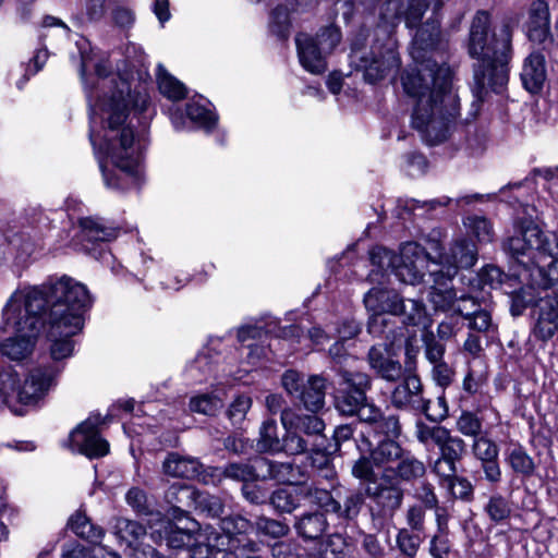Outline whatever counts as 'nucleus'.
I'll use <instances>...</instances> for the list:
<instances>
[{"mask_svg":"<svg viewBox=\"0 0 558 558\" xmlns=\"http://www.w3.org/2000/svg\"><path fill=\"white\" fill-rule=\"evenodd\" d=\"M281 453L287 456H301L314 451V444L294 427H283Z\"/></svg>","mask_w":558,"mask_h":558,"instance_id":"72a5a7b5","label":"nucleus"},{"mask_svg":"<svg viewBox=\"0 0 558 558\" xmlns=\"http://www.w3.org/2000/svg\"><path fill=\"white\" fill-rule=\"evenodd\" d=\"M423 343L425 349V356L430 364L444 361L446 345L437 340L433 331H426L423 335Z\"/></svg>","mask_w":558,"mask_h":558,"instance_id":"052dcab7","label":"nucleus"},{"mask_svg":"<svg viewBox=\"0 0 558 558\" xmlns=\"http://www.w3.org/2000/svg\"><path fill=\"white\" fill-rule=\"evenodd\" d=\"M314 39H316V43L320 47L322 51H325V53L328 56L340 44L341 32L337 26H325L319 31V33H317Z\"/></svg>","mask_w":558,"mask_h":558,"instance_id":"13d9d810","label":"nucleus"},{"mask_svg":"<svg viewBox=\"0 0 558 558\" xmlns=\"http://www.w3.org/2000/svg\"><path fill=\"white\" fill-rule=\"evenodd\" d=\"M492 521L500 523L511 514L510 502L500 494L493 495L484 508Z\"/></svg>","mask_w":558,"mask_h":558,"instance_id":"de8ad7c7","label":"nucleus"},{"mask_svg":"<svg viewBox=\"0 0 558 558\" xmlns=\"http://www.w3.org/2000/svg\"><path fill=\"white\" fill-rule=\"evenodd\" d=\"M404 452L405 449L392 439L381 440L371 450L372 459L376 468L384 469L386 472L391 471V468L399 462Z\"/></svg>","mask_w":558,"mask_h":558,"instance_id":"a878e982","label":"nucleus"},{"mask_svg":"<svg viewBox=\"0 0 558 558\" xmlns=\"http://www.w3.org/2000/svg\"><path fill=\"white\" fill-rule=\"evenodd\" d=\"M363 40L364 38H356L352 43L350 62L364 73L365 81L373 84L399 70L401 61L391 45L373 46L366 51L363 49Z\"/></svg>","mask_w":558,"mask_h":558,"instance_id":"0eeeda50","label":"nucleus"},{"mask_svg":"<svg viewBox=\"0 0 558 558\" xmlns=\"http://www.w3.org/2000/svg\"><path fill=\"white\" fill-rule=\"evenodd\" d=\"M535 315H538L545 319L558 325V295H546L542 298L535 308Z\"/></svg>","mask_w":558,"mask_h":558,"instance_id":"774afa93","label":"nucleus"},{"mask_svg":"<svg viewBox=\"0 0 558 558\" xmlns=\"http://www.w3.org/2000/svg\"><path fill=\"white\" fill-rule=\"evenodd\" d=\"M511 469L523 476H532L535 471V463L533 459L522 448L512 449L507 458Z\"/></svg>","mask_w":558,"mask_h":558,"instance_id":"37998d69","label":"nucleus"},{"mask_svg":"<svg viewBox=\"0 0 558 558\" xmlns=\"http://www.w3.org/2000/svg\"><path fill=\"white\" fill-rule=\"evenodd\" d=\"M194 487L181 483L172 484L165 493L166 501L174 510H181L182 507H191L195 496Z\"/></svg>","mask_w":558,"mask_h":558,"instance_id":"a19ab883","label":"nucleus"},{"mask_svg":"<svg viewBox=\"0 0 558 558\" xmlns=\"http://www.w3.org/2000/svg\"><path fill=\"white\" fill-rule=\"evenodd\" d=\"M146 533L144 526L135 521L119 519L116 523V534L126 544L138 539Z\"/></svg>","mask_w":558,"mask_h":558,"instance_id":"5fc2aeb1","label":"nucleus"},{"mask_svg":"<svg viewBox=\"0 0 558 558\" xmlns=\"http://www.w3.org/2000/svg\"><path fill=\"white\" fill-rule=\"evenodd\" d=\"M186 114L191 121L206 130H210L216 124L215 114L197 102L186 104Z\"/></svg>","mask_w":558,"mask_h":558,"instance_id":"6e6d98bb","label":"nucleus"},{"mask_svg":"<svg viewBox=\"0 0 558 558\" xmlns=\"http://www.w3.org/2000/svg\"><path fill=\"white\" fill-rule=\"evenodd\" d=\"M257 533L272 538H280L288 535L290 527L283 521L258 517L254 523Z\"/></svg>","mask_w":558,"mask_h":558,"instance_id":"09e8293b","label":"nucleus"},{"mask_svg":"<svg viewBox=\"0 0 558 558\" xmlns=\"http://www.w3.org/2000/svg\"><path fill=\"white\" fill-rule=\"evenodd\" d=\"M447 428L445 426H430L424 423L423 421H417L415 423L414 435L417 441L424 446H427L430 442L438 446Z\"/></svg>","mask_w":558,"mask_h":558,"instance_id":"8fccbe9b","label":"nucleus"},{"mask_svg":"<svg viewBox=\"0 0 558 558\" xmlns=\"http://www.w3.org/2000/svg\"><path fill=\"white\" fill-rule=\"evenodd\" d=\"M192 506L208 518H220L225 511L222 499L205 492L195 490Z\"/></svg>","mask_w":558,"mask_h":558,"instance_id":"e433bc0d","label":"nucleus"},{"mask_svg":"<svg viewBox=\"0 0 558 558\" xmlns=\"http://www.w3.org/2000/svg\"><path fill=\"white\" fill-rule=\"evenodd\" d=\"M366 497L365 489L350 490L341 501L333 500L331 512L341 520L352 522L359 517Z\"/></svg>","mask_w":558,"mask_h":558,"instance_id":"393cba45","label":"nucleus"},{"mask_svg":"<svg viewBox=\"0 0 558 558\" xmlns=\"http://www.w3.org/2000/svg\"><path fill=\"white\" fill-rule=\"evenodd\" d=\"M437 447L439 448L441 457L457 462L460 461L466 452L465 441L461 437L452 435L448 428Z\"/></svg>","mask_w":558,"mask_h":558,"instance_id":"79ce46f5","label":"nucleus"},{"mask_svg":"<svg viewBox=\"0 0 558 558\" xmlns=\"http://www.w3.org/2000/svg\"><path fill=\"white\" fill-rule=\"evenodd\" d=\"M414 497L423 505L425 509H434L436 511L437 521L440 524V514L438 513V498L435 494L434 486L430 483H422L414 493Z\"/></svg>","mask_w":558,"mask_h":558,"instance_id":"69168bd1","label":"nucleus"},{"mask_svg":"<svg viewBox=\"0 0 558 558\" xmlns=\"http://www.w3.org/2000/svg\"><path fill=\"white\" fill-rule=\"evenodd\" d=\"M373 430L387 439L395 440L401 435L400 418L396 414L385 415L381 413V417L378 420Z\"/></svg>","mask_w":558,"mask_h":558,"instance_id":"4d7b16f0","label":"nucleus"},{"mask_svg":"<svg viewBox=\"0 0 558 558\" xmlns=\"http://www.w3.org/2000/svg\"><path fill=\"white\" fill-rule=\"evenodd\" d=\"M429 253L415 242L403 244L393 268L396 277L404 283H420L429 267Z\"/></svg>","mask_w":558,"mask_h":558,"instance_id":"9d476101","label":"nucleus"},{"mask_svg":"<svg viewBox=\"0 0 558 558\" xmlns=\"http://www.w3.org/2000/svg\"><path fill=\"white\" fill-rule=\"evenodd\" d=\"M282 437L279 436L278 425L274 418L263 422L259 428V436L256 441V449L264 453H281Z\"/></svg>","mask_w":558,"mask_h":558,"instance_id":"7c9ffc66","label":"nucleus"},{"mask_svg":"<svg viewBox=\"0 0 558 558\" xmlns=\"http://www.w3.org/2000/svg\"><path fill=\"white\" fill-rule=\"evenodd\" d=\"M268 501L276 512L290 514L301 506L299 486L277 488L269 495Z\"/></svg>","mask_w":558,"mask_h":558,"instance_id":"473e14b6","label":"nucleus"},{"mask_svg":"<svg viewBox=\"0 0 558 558\" xmlns=\"http://www.w3.org/2000/svg\"><path fill=\"white\" fill-rule=\"evenodd\" d=\"M262 481L275 480L279 483L300 486L305 480V472L293 462H280L259 457Z\"/></svg>","mask_w":558,"mask_h":558,"instance_id":"dca6fc26","label":"nucleus"},{"mask_svg":"<svg viewBox=\"0 0 558 558\" xmlns=\"http://www.w3.org/2000/svg\"><path fill=\"white\" fill-rule=\"evenodd\" d=\"M381 480L380 483L365 486V495L375 505L369 509V514L377 531L383 530L386 522L393 518L404 498V490L390 475L384 473Z\"/></svg>","mask_w":558,"mask_h":558,"instance_id":"6e6552de","label":"nucleus"},{"mask_svg":"<svg viewBox=\"0 0 558 558\" xmlns=\"http://www.w3.org/2000/svg\"><path fill=\"white\" fill-rule=\"evenodd\" d=\"M447 263L459 268H471L477 259V250L472 241L462 239L456 241L450 254L445 258Z\"/></svg>","mask_w":558,"mask_h":558,"instance_id":"c756f323","label":"nucleus"},{"mask_svg":"<svg viewBox=\"0 0 558 558\" xmlns=\"http://www.w3.org/2000/svg\"><path fill=\"white\" fill-rule=\"evenodd\" d=\"M400 298L401 294L395 290L375 287L364 295L363 301L366 310L372 314L392 315Z\"/></svg>","mask_w":558,"mask_h":558,"instance_id":"4be33fe9","label":"nucleus"},{"mask_svg":"<svg viewBox=\"0 0 558 558\" xmlns=\"http://www.w3.org/2000/svg\"><path fill=\"white\" fill-rule=\"evenodd\" d=\"M424 539L425 535L411 530L399 529L396 534V546L405 558H415Z\"/></svg>","mask_w":558,"mask_h":558,"instance_id":"4c0bfd02","label":"nucleus"},{"mask_svg":"<svg viewBox=\"0 0 558 558\" xmlns=\"http://www.w3.org/2000/svg\"><path fill=\"white\" fill-rule=\"evenodd\" d=\"M396 480L405 483H413L426 474L425 463L416 458L411 451L405 450L399 462L391 468Z\"/></svg>","mask_w":558,"mask_h":558,"instance_id":"bb28decb","label":"nucleus"},{"mask_svg":"<svg viewBox=\"0 0 558 558\" xmlns=\"http://www.w3.org/2000/svg\"><path fill=\"white\" fill-rule=\"evenodd\" d=\"M520 76L526 90L538 93L547 77L545 57L539 52L530 53L523 62Z\"/></svg>","mask_w":558,"mask_h":558,"instance_id":"a211bd4d","label":"nucleus"},{"mask_svg":"<svg viewBox=\"0 0 558 558\" xmlns=\"http://www.w3.org/2000/svg\"><path fill=\"white\" fill-rule=\"evenodd\" d=\"M262 466L259 458L252 462H235L227 464L221 471V475L236 482H252L262 480Z\"/></svg>","mask_w":558,"mask_h":558,"instance_id":"2f4dec72","label":"nucleus"},{"mask_svg":"<svg viewBox=\"0 0 558 558\" xmlns=\"http://www.w3.org/2000/svg\"><path fill=\"white\" fill-rule=\"evenodd\" d=\"M92 302L86 286L69 276L14 292L3 307L0 326V332L14 336L0 344L1 353L23 361L32 354L41 332L52 338L78 333Z\"/></svg>","mask_w":558,"mask_h":558,"instance_id":"f257e3e1","label":"nucleus"},{"mask_svg":"<svg viewBox=\"0 0 558 558\" xmlns=\"http://www.w3.org/2000/svg\"><path fill=\"white\" fill-rule=\"evenodd\" d=\"M432 248L439 252L440 260H435L429 257V267L426 269L428 271L429 277L433 279V286L435 288H449L448 283L454 278L457 275V266H452L446 262L444 264L442 256L440 251L442 250L439 242L434 241L430 243Z\"/></svg>","mask_w":558,"mask_h":558,"instance_id":"c85d7f7f","label":"nucleus"},{"mask_svg":"<svg viewBox=\"0 0 558 558\" xmlns=\"http://www.w3.org/2000/svg\"><path fill=\"white\" fill-rule=\"evenodd\" d=\"M8 240L12 253H15L16 259H26L33 254L35 250V244L33 240L28 234L24 232L13 233L11 236H8Z\"/></svg>","mask_w":558,"mask_h":558,"instance_id":"864d4df0","label":"nucleus"},{"mask_svg":"<svg viewBox=\"0 0 558 558\" xmlns=\"http://www.w3.org/2000/svg\"><path fill=\"white\" fill-rule=\"evenodd\" d=\"M99 418L89 417L70 434V445L73 450L93 459L104 457L109 451V444L101 438L97 429Z\"/></svg>","mask_w":558,"mask_h":558,"instance_id":"f8f14e48","label":"nucleus"},{"mask_svg":"<svg viewBox=\"0 0 558 558\" xmlns=\"http://www.w3.org/2000/svg\"><path fill=\"white\" fill-rule=\"evenodd\" d=\"M68 526L80 537L89 542L98 541L104 532L100 527L95 526L89 519L82 512L74 513L68 522Z\"/></svg>","mask_w":558,"mask_h":558,"instance_id":"ea45409f","label":"nucleus"},{"mask_svg":"<svg viewBox=\"0 0 558 558\" xmlns=\"http://www.w3.org/2000/svg\"><path fill=\"white\" fill-rule=\"evenodd\" d=\"M465 226L480 242H490L494 236L490 222L484 217H470Z\"/></svg>","mask_w":558,"mask_h":558,"instance_id":"338daca9","label":"nucleus"},{"mask_svg":"<svg viewBox=\"0 0 558 558\" xmlns=\"http://www.w3.org/2000/svg\"><path fill=\"white\" fill-rule=\"evenodd\" d=\"M440 46L439 21L430 17L412 41L411 54L418 66L401 76L404 93L415 100L411 125L428 145L447 141L460 119V98L452 85V71L429 57Z\"/></svg>","mask_w":558,"mask_h":558,"instance_id":"f03ea898","label":"nucleus"},{"mask_svg":"<svg viewBox=\"0 0 558 558\" xmlns=\"http://www.w3.org/2000/svg\"><path fill=\"white\" fill-rule=\"evenodd\" d=\"M407 526L404 530H411L417 532L421 535H425V508L420 505H412L408 507L404 513Z\"/></svg>","mask_w":558,"mask_h":558,"instance_id":"680f3d73","label":"nucleus"},{"mask_svg":"<svg viewBox=\"0 0 558 558\" xmlns=\"http://www.w3.org/2000/svg\"><path fill=\"white\" fill-rule=\"evenodd\" d=\"M289 10L284 5L276 7L271 12L270 27L278 37L286 39L289 34Z\"/></svg>","mask_w":558,"mask_h":558,"instance_id":"0e129e2a","label":"nucleus"},{"mask_svg":"<svg viewBox=\"0 0 558 558\" xmlns=\"http://www.w3.org/2000/svg\"><path fill=\"white\" fill-rule=\"evenodd\" d=\"M326 396V379L318 375L310 376L298 399L313 413L323 409Z\"/></svg>","mask_w":558,"mask_h":558,"instance_id":"b1692460","label":"nucleus"},{"mask_svg":"<svg viewBox=\"0 0 558 558\" xmlns=\"http://www.w3.org/2000/svg\"><path fill=\"white\" fill-rule=\"evenodd\" d=\"M299 495L301 500H306L312 506H316L325 509L327 512H331L335 498L328 489L319 487L316 483H301L299 486Z\"/></svg>","mask_w":558,"mask_h":558,"instance_id":"f704fd0d","label":"nucleus"},{"mask_svg":"<svg viewBox=\"0 0 558 558\" xmlns=\"http://www.w3.org/2000/svg\"><path fill=\"white\" fill-rule=\"evenodd\" d=\"M274 558H313L306 550L293 542H277L271 546Z\"/></svg>","mask_w":558,"mask_h":558,"instance_id":"e2e57ef3","label":"nucleus"},{"mask_svg":"<svg viewBox=\"0 0 558 558\" xmlns=\"http://www.w3.org/2000/svg\"><path fill=\"white\" fill-rule=\"evenodd\" d=\"M157 82L160 93L169 99L181 100L186 95L184 84L168 73L161 64L158 65Z\"/></svg>","mask_w":558,"mask_h":558,"instance_id":"c9c22d12","label":"nucleus"},{"mask_svg":"<svg viewBox=\"0 0 558 558\" xmlns=\"http://www.w3.org/2000/svg\"><path fill=\"white\" fill-rule=\"evenodd\" d=\"M392 315L401 317L402 323L407 326H423L426 328L429 325L426 306L421 300L401 295Z\"/></svg>","mask_w":558,"mask_h":558,"instance_id":"5701e85b","label":"nucleus"},{"mask_svg":"<svg viewBox=\"0 0 558 558\" xmlns=\"http://www.w3.org/2000/svg\"><path fill=\"white\" fill-rule=\"evenodd\" d=\"M293 526L296 534L302 538L315 541L325 534L329 524L326 514L315 510L296 517Z\"/></svg>","mask_w":558,"mask_h":558,"instance_id":"412c9836","label":"nucleus"},{"mask_svg":"<svg viewBox=\"0 0 558 558\" xmlns=\"http://www.w3.org/2000/svg\"><path fill=\"white\" fill-rule=\"evenodd\" d=\"M490 16L478 11L473 17L469 34L468 51L476 59L474 80L478 88L498 90L508 82V63L512 56V26L504 21L489 38Z\"/></svg>","mask_w":558,"mask_h":558,"instance_id":"20e7f679","label":"nucleus"},{"mask_svg":"<svg viewBox=\"0 0 558 558\" xmlns=\"http://www.w3.org/2000/svg\"><path fill=\"white\" fill-rule=\"evenodd\" d=\"M252 407V399L247 396L236 397L229 409L227 410V416L233 426H240Z\"/></svg>","mask_w":558,"mask_h":558,"instance_id":"bf43d9fd","label":"nucleus"},{"mask_svg":"<svg viewBox=\"0 0 558 558\" xmlns=\"http://www.w3.org/2000/svg\"><path fill=\"white\" fill-rule=\"evenodd\" d=\"M472 452L474 457L481 462L497 459L499 453V448L495 441L486 436H478L473 439L472 444Z\"/></svg>","mask_w":558,"mask_h":558,"instance_id":"603ef678","label":"nucleus"},{"mask_svg":"<svg viewBox=\"0 0 558 558\" xmlns=\"http://www.w3.org/2000/svg\"><path fill=\"white\" fill-rule=\"evenodd\" d=\"M504 250L530 272L533 287L550 289L558 283V233L545 234L532 220L521 221Z\"/></svg>","mask_w":558,"mask_h":558,"instance_id":"39448f33","label":"nucleus"},{"mask_svg":"<svg viewBox=\"0 0 558 558\" xmlns=\"http://www.w3.org/2000/svg\"><path fill=\"white\" fill-rule=\"evenodd\" d=\"M189 408L193 413L215 416L223 408V401L217 395L201 393L190 399Z\"/></svg>","mask_w":558,"mask_h":558,"instance_id":"58836bf2","label":"nucleus"},{"mask_svg":"<svg viewBox=\"0 0 558 558\" xmlns=\"http://www.w3.org/2000/svg\"><path fill=\"white\" fill-rule=\"evenodd\" d=\"M78 223L83 238L89 242L111 241L119 234L118 228L105 225L100 218L85 217Z\"/></svg>","mask_w":558,"mask_h":558,"instance_id":"cd10ccee","label":"nucleus"},{"mask_svg":"<svg viewBox=\"0 0 558 558\" xmlns=\"http://www.w3.org/2000/svg\"><path fill=\"white\" fill-rule=\"evenodd\" d=\"M100 80L98 86L109 87L111 95L98 100L97 107L102 123V142L99 147L110 158L111 162L128 177H134L137 169L135 155L133 119L147 110L148 94L145 90H131L130 83L119 75L106 81L111 72L107 61L95 65Z\"/></svg>","mask_w":558,"mask_h":558,"instance_id":"7ed1b4c3","label":"nucleus"},{"mask_svg":"<svg viewBox=\"0 0 558 558\" xmlns=\"http://www.w3.org/2000/svg\"><path fill=\"white\" fill-rule=\"evenodd\" d=\"M341 384L345 385L335 397L336 409L344 415H354L366 401V392L372 387V379L366 373L339 369Z\"/></svg>","mask_w":558,"mask_h":558,"instance_id":"1a4fd4ad","label":"nucleus"},{"mask_svg":"<svg viewBox=\"0 0 558 558\" xmlns=\"http://www.w3.org/2000/svg\"><path fill=\"white\" fill-rule=\"evenodd\" d=\"M429 292V302L436 311L452 312L458 301L457 294L451 288L432 287Z\"/></svg>","mask_w":558,"mask_h":558,"instance_id":"c03bdc74","label":"nucleus"},{"mask_svg":"<svg viewBox=\"0 0 558 558\" xmlns=\"http://www.w3.org/2000/svg\"><path fill=\"white\" fill-rule=\"evenodd\" d=\"M150 537L155 542H165L173 549L189 548L191 557L198 546H209L201 541L203 535L191 529H182L173 524L168 519H158L156 523L149 525Z\"/></svg>","mask_w":558,"mask_h":558,"instance_id":"9b49d317","label":"nucleus"},{"mask_svg":"<svg viewBox=\"0 0 558 558\" xmlns=\"http://www.w3.org/2000/svg\"><path fill=\"white\" fill-rule=\"evenodd\" d=\"M526 36L533 44L544 49L554 44L550 31L549 5L545 0H535L531 3L525 22Z\"/></svg>","mask_w":558,"mask_h":558,"instance_id":"4468645a","label":"nucleus"},{"mask_svg":"<svg viewBox=\"0 0 558 558\" xmlns=\"http://www.w3.org/2000/svg\"><path fill=\"white\" fill-rule=\"evenodd\" d=\"M390 402L402 411H426L427 399L420 377L411 373L404 376L391 391Z\"/></svg>","mask_w":558,"mask_h":558,"instance_id":"ddd939ff","label":"nucleus"},{"mask_svg":"<svg viewBox=\"0 0 558 558\" xmlns=\"http://www.w3.org/2000/svg\"><path fill=\"white\" fill-rule=\"evenodd\" d=\"M367 362L371 369L386 381L392 383L402 378L403 367L386 344L371 347Z\"/></svg>","mask_w":558,"mask_h":558,"instance_id":"2eb2a0df","label":"nucleus"},{"mask_svg":"<svg viewBox=\"0 0 558 558\" xmlns=\"http://www.w3.org/2000/svg\"><path fill=\"white\" fill-rule=\"evenodd\" d=\"M298 56L302 66L312 74H322L326 71V56L313 36L300 33L295 37Z\"/></svg>","mask_w":558,"mask_h":558,"instance_id":"f3484780","label":"nucleus"},{"mask_svg":"<svg viewBox=\"0 0 558 558\" xmlns=\"http://www.w3.org/2000/svg\"><path fill=\"white\" fill-rule=\"evenodd\" d=\"M375 466L371 453L369 456H361L353 462L351 474L353 477L367 485H374L377 483V475L374 470Z\"/></svg>","mask_w":558,"mask_h":558,"instance_id":"a18cd8bd","label":"nucleus"},{"mask_svg":"<svg viewBox=\"0 0 558 558\" xmlns=\"http://www.w3.org/2000/svg\"><path fill=\"white\" fill-rule=\"evenodd\" d=\"M60 368L56 365L34 368L24 385L21 376L12 367L0 373V407H7L12 413L23 415V405L34 404L54 385Z\"/></svg>","mask_w":558,"mask_h":558,"instance_id":"423d86ee","label":"nucleus"},{"mask_svg":"<svg viewBox=\"0 0 558 558\" xmlns=\"http://www.w3.org/2000/svg\"><path fill=\"white\" fill-rule=\"evenodd\" d=\"M280 422L283 427H294L299 433L311 440L312 437L322 436L325 422L315 414H298L292 409L281 412Z\"/></svg>","mask_w":558,"mask_h":558,"instance_id":"6ab92c4d","label":"nucleus"},{"mask_svg":"<svg viewBox=\"0 0 558 558\" xmlns=\"http://www.w3.org/2000/svg\"><path fill=\"white\" fill-rule=\"evenodd\" d=\"M457 430L466 436L475 439L482 435L483 422L471 411H462L456 421Z\"/></svg>","mask_w":558,"mask_h":558,"instance_id":"49530a36","label":"nucleus"},{"mask_svg":"<svg viewBox=\"0 0 558 558\" xmlns=\"http://www.w3.org/2000/svg\"><path fill=\"white\" fill-rule=\"evenodd\" d=\"M74 335L58 336L54 338L48 337L52 341V344L50 348V354H51L53 362L47 364L46 366L56 365L60 368V373L62 372V367L60 365H58L57 362L72 355L73 349H74V343L71 340V338Z\"/></svg>","mask_w":558,"mask_h":558,"instance_id":"3c124183","label":"nucleus"},{"mask_svg":"<svg viewBox=\"0 0 558 558\" xmlns=\"http://www.w3.org/2000/svg\"><path fill=\"white\" fill-rule=\"evenodd\" d=\"M202 466L194 457L169 452L162 462V473L171 477L193 478L202 472Z\"/></svg>","mask_w":558,"mask_h":558,"instance_id":"aec40b11","label":"nucleus"}]
</instances>
